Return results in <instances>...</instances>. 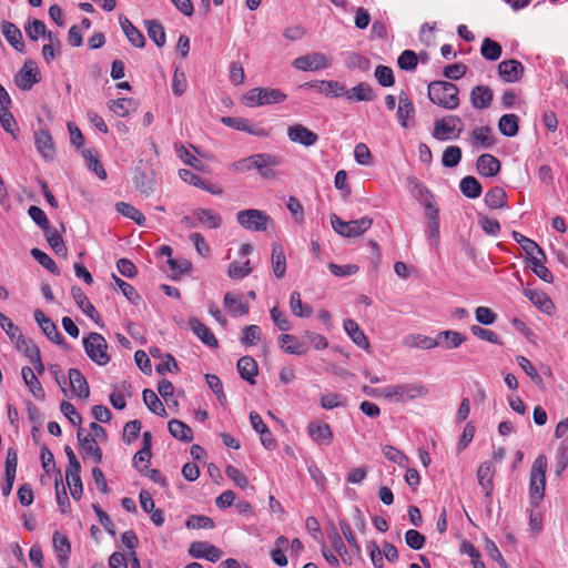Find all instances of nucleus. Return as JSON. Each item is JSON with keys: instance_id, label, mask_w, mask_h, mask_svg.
<instances>
[{"instance_id": "32", "label": "nucleus", "mask_w": 568, "mask_h": 568, "mask_svg": "<svg viewBox=\"0 0 568 568\" xmlns=\"http://www.w3.org/2000/svg\"><path fill=\"white\" fill-rule=\"evenodd\" d=\"M21 375L32 395L36 398L43 400L45 398V393L33 369L26 366L22 368Z\"/></svg>"}, {"instance_id": "14", "label": "nucleus", "mask_w": 568, "mask_h": 568, "mask_svg": "<svg viewBox=\"0 0 568 568\" xmlns=\"http://www.w3.org/2000/svg\"><path fill=\"white\" fill-rule=\"evenodd\" d=\"M407 186L412 195L425 207V211L436 207L433 204V193L416 176H407Z\"/></svg>"}, {"instance_id": "8", "label": "nucleus", "mask_w": 568, "mask_h": 568, "mask_svg": "<svg viewBox=\"0 0 568 568\" xmlns=\"http://www.w3.org/2000/svg\"><path fill=\"white\" fill-rule=\"evenodd\" d=\"M237 223L252 232L266 231L272 219L265 212L257 209H246L236 214Z\"/></svg>"}, {"instance_id": "64", "label": "nucleus", "mask_w": 568, "mask_h": 568, "mask_svg": "<svg viewBox=\"0 0 568 568\" xmlns=\"http://www.w3.org/2000/svg\"><path fill=\"white\" fill-rule=\"evenodd\" d=\"M26 33L30 40L37 41L39 37H45L47 28L43 21L34 19L24 27Z\"/></svg>"}, {"instance_id": "33", "label": "nucleus", "mask_w": 568, "mask_h": 568, "mask_svg": "<svg viewBox=\"0 0 568 568\" xmlns=\"http://www.w3.org/2000/svg\"><path fill=\"white\" fill-rule=\"evenodd\" d=\"M72 296L77 303V305L81 308V311L89 316L92 321L98 323L100 316L92 305V303L88 300L87 295L80 287H72Z\"/></svg>"}, {"instance_id": "10", "label": "nucleus", "mask_w": 568, "mask_h": 568, "mask_svg": "<svg viewBox=\"0 0 568 568\" xmlns=\"http://www.w3.org/2000/svg\"><path fill=\"white\" fill-rule=\"evenodd\" d=\"M332 59L321 52L301 55L293 61V67L301 71H318L331 67Z\"/></svg>"}, {"instance_id": "60", "label": "nucleus", "mask_w": 568, "mask_h": 568, "mask_svg": "<svg viewBox=\"0 0 568 568\" xmlns=\"http://www.w3.org/2000/svg\"><path fill=\"white\" fill-rule=\"evenodd\" d=\"M31 255L41 266L52 274L58 275L60 273L55 262L47 253L39 248H32Z\"/></svg>"}, {"instance_id": "49", "label": "nucleus", "mask_w": 568, "mask_h": 568, "mask_svg": "<svg viewBox=\"0 0 568 568\" xmlns=\"http://www.w3.org/2000/svg\"><path fill=\"white\" fill-rule=\"evenodd\" d=\"M136 103L133 99L120 98L109 102V109L118 116H126L134 111Z\"/></svg>"}, {"instance_id": "15", "label": "nucleus", "mask_w": 568, "mask_h": 568, "mask_svg": "<svg viewBox=\"0 0 568 568\" xmlns=\"http://www.w3.org/2000/svg\"><path fill=\"white\" fill-rule=\"evenodd\" d=\"M327 538L335 550V552L341 558L342 562L346 566H352L354 558V554L351 551V549L346 548V545L342 538V535L337 530L334 524L331 525V527L327 529Z\"/></svg>"}, {"instance_id": "36", "label": "nucleus", "mask_w": 568, "mask_h": 568, "mask_svg": "<svg viewBox=\"0 0 568 568\" xmlns=\"http://www.w3.org/2000/svg\"><path fill=\"white\" fill-rule=\"evenodd\" d=\"M53 547L60 565H65L71 554V545L67 536L55 531L53 534Z\"/></svg>"}, {"instance_id": "46", "label": "nucleus", "mask_w": 568, "mask_h": 568, "mask_svg": "<svg viewBox=\"0 0 568 568\" xmlns=\"http://www.w3.org/2000/svg\"><path fill=\"white\" fill-rule=\"evenodd\" d=\"M437 336L440 345L447 349L457 348L466 341V336L456 331H443Z\"/></svg>"}, {"instance_id": "17", "label": "nucleus", "mask_w": 568, "mask_h": 568, "mask_svg": "<svg viewBox=\"0 0 568 568\" xmlns=\"http://www.w3.org/2000/svg\"><path fill=\"white\" fill-rule=\"evenodd\" d=\"M187 552L192 558H204L211 562L219 561L223 556V551L221 549L207 541H193L190 545Z\"/></svg>"}, {"instance_id": "44", "label": "nucleus", "mask_w": 568, "mask_h": 568, "mask_svg": "<svg viewBox=\"0 0 568 568\" xmlns=\"http://www.w3.org/2000/svg\"><path fill=\"white\" fill-rule=\"evenodd\" d=\"M280 347L287 354L302 355L306 348L301 344L294 335L282 334L278 337Z\"/></svg>"}, {"instance_id": "13", "label": "nucleus", "mask_w": 568, "mask_h": 568, "mask_svg": "<svg viewBox=\"0 0 568 568\" xmlns=\"http://www.w3.org/2000/svg\"><path fill=\"white\" fill-rule=\"evenodd\" d=\"M34 320L37 324L42 329L43 334L57 345L62 346L64 349L69 348V345L65 343L63 336L58 331L57 325L45 316V314L41 310H36L33 313Z\"/></svg>"}, {"instance_id": "11", "label": "nucleus", "mask_w": 568, "mask_h": 568, "mask_svg": "<svg viewBox=\"0 0 568 568\" xmlns=\"http://www.w3.org/2000/svg\"><path fill=\"white\" fill-rule=\"evenodd\" d=\"M40 71L33 60H27L14 77V82L21 90H31L40 81Z\"/></svg>"}, {"instance_id": "48", "label": "nucleus", "mask_w": 568, "mask_h": 568, "mask_svg": "<svg viewBox=\"0 0 568 568\" xmlns=\"http://www.w3.org/2000/svg\"><path fill=\"white\" fill-rule=\"evenodd\" d=\"M459 189L462 193L468 199H477L481 194V184L474 176H465L460 180Z\"/></svg>"}, {"instance_id": "51", "label": "nucleus", "mask_w": 568, "mask_h": 568, "mask_svg": "<svg viewBox=\"0 0 568 568\" xmlns=\"http://www.w3.org/2000/svg\"><path fill=\"white\" fill-rule=\"evenodd\" d=\"M405 344L410 347L430 349L440 345L438 336L436 338L428 337L426 335L417 334L410 335L405 339Z\"/></svg>"}, {"instance_id": "41", "label": "nucleus", "mask_w": 568, "mask_h": 568, "mask_svg": "<svg viewBox=\"0 0 568 568\" xmlns=\"http://www.w3.org/2000/svg\"><path fill=\"white\" fill-rule=\"evenodd\" d=\"M484 201L489 209H504L507 206V194L503 187L494 186L485 194Z\"/></svg>"}, {"instance_id": "21", "label": "nucleus", "mask_w": 568, "mask_h": 568, "mask_svg": "<svg viewBox=\"0 0 568 568\" xmlns=\"http://www.w3.org/2000/svg\"><path fill=\"white\" fill-rule=\"evenodd\" d=\"M495 473H496L495 465H494V462H491V460H486V462L481 463L477 470L478 484L485 491V496L487 498H490L491 494H493V487H494L493 479H494Z\"/></svg>"}, {"instance_id": "34", "label": "nucleus", "mask_w": 568, "mask_h": 568, "mask_svg": "<svg viewBox=\"0 0 568 568\" xmlns=\"http://www.w3.org/2000/svg\"><path fill=\"white\" fill-rule=\"evenodd\" d=\"M524 295L540 311L550 313L554 308V303L548 295L537 290H524Z\"/></svg>"}, {"instance_id": "61", "label": "nucleus", "mask_w": 568, "mask_h": 568, "mask_svg": "<svg viewBox=\"0 0 568 568\" xmlns=\"http://www.w3.org/2000/svg\"><path fill=\"white\" fill-rule=\"evenodd\" d=\"M252 270L253 268L250 265V261H246L244 263L234 261L229 266L227 275L232 280H242L245 276H247L252 272Z\"/></svg>"}, {"instance_id": "59", "label": "nucleus", "mask_w": 568, "mask_h": 568, "mask_svg": "<svg viewBox=\"0 0 568 568\" xmlns=\"http://www.w3.org/2000/svg\"><path fill=\"white\" fill-rule=\"evenodd\" d=\"M185 526L189 529H212L215 524L211 517L204 515H192L186 519Z\"/></svg>"}, {"instance_id": "20", "label": "nucleus", "mask_w": 568, "mask_h": 568, "mask_svg": "<svg viewBox=\"0 0 568 568\" xmlns=\"http://www.w3.org/2000/svg\"><path fill=\"white\" fill-rule=\"evenodd\" d=\"M498 74L505 82H517L524 74V67L515 59L505 60L498 64Z\"/></svg>"}, {"instance_id": "5", "label": "nucleus", "mask_w": 568, "mask_h": 568, "mask_svg": "<svg viewBox=\"0 0 568 568\" xmlns=\"http://www.w3.org/2000/svg\"><path fill=\"white\" fill-rule=\"evenodd\" d=\"M286 99V94L278 89L254 88L248 90L242 98L244 104L250 108L276 104Z\"/></svg>"}, {"instance_id": "53", "label": "nucleus", "mask_w": 568, "mask_h": 568, "mask_svg": "<svg viewBox=\"0 0 568 568\" xmlns=\"http://www.w3.org/2000/svg\"><path fill=\"white\" fill-rule=\"evenodd\" d=\"M480 52L485 59L489 61H496L500 58L503 50L498 42L486 38L483 41Z\"/></svg>"}, {"instance_id": "52", "label": "nucleus", "mask_w": 568, "mask_h": 568, "mask_svg": "<svg viewBox=\"0 0 568 568\" xmlns=\"http://www.w3.org/2000/svg\"><path fill=\"white\" fill-rule=\"evenodd\" d=\"M519 118L516 114H504L498 122L499 131L508 138H511L518 132Z\"/></svg>"}, {"instance_id": "6", "label": "nucleus", "mask_w": 568, "mask_h": 568, "mask_svg": "<svg viewBox=\"0 0 568 568\" xmlns=\"http://www.w3.org/2000/svg\"><path fill=\"white\" fill-rule=\"evenodd\" d=\"M331 224L334 231L339 235L344 237H357L372 226L373 220L368 216H363L358 220L343 221L336 214H332Z\"/></svg>"}, {"instance_id": "62", "label": "nucleus", "mask_w": 568, "mask_h": 568, "mask_svg": "<svg viewBox=\"0 0 568 568\" xmlns=\"http://www.w3.org/2000/svg\"><path fill=\"white\" fill-rule=\"evenodd\" d=\"M115 284L118 285V287L120 288V291L122 292V294L132 303V304H138L141 300L139 293L136 292V290L129 283H126L125 281L121 280L120 277H118L115 274L112 275Z\"/></svg>"}, {"instance_id": "56", "label": "nucleus", "mask_w": 568, "mask_h": 568, "mask_svg": "<svg viewBox=\"0 0 568 568\" xmlns=\"http://www.w3.org/2000/svg\"><path fill=\"white\" fill-rule=\"evenodd\" d=\"M47 241L51 248L54 251L57 255L67 256L68 250L63 242L62 236L59 234L57 230H49L45 232Z\"/></svg>"}, {"instance_id": "25", "label": "nucleus", "mask_w": 568, "mask_h": 568, "mask_svg": "<svg viewBox=\"0 0 568 568\" xmlns=\"http://www.w3.org/2000/svg\"><path fill=\"white\" fill-rule=\"evenodd\" d=\"M493 90L488 85H476L470 92V102L475 109H487L493 101Z\"/></svg>"}, {"instance_id": "42", "label": "nucleus", "mask_w": 568, "mask_h": 568, "mask_svg": "<svg viewBox=\"0 0 568 568\" xmlns=\"http://www.w3.org/2000/svg\"><path fill=\"white\" fill-rule=\"evenodd\" d=\"M144 26L149 38L159 47L162 48L166 42V34L163 26L156 20H145Z\"/></svg>"}, {"instance_id": "4", "label": "nucleus", "mask_w": 568, "mask_h": 568, "mask_svg": "<svg viewBox=\"0 0 568 568\" xmlns=\"http://www.w3.org/2000/svg\"><path fill=\"white\" fill-rule=\"evenodd\" d=\"M281 163V156L267 153H258L236 162L235 169L244 171L255 168L263 178L272 179L275 176L274 168Z\"/></svg>"}, {"instance_id": "47", "label": "nucleus", "mask_w": 568, "mask_h": 568, "mask_svg": "<svg viewBox=\"0 0 568 568\" xmlns=\"http://www.w3.org/2000/svg\"><path fill=\"white\" fill-rule=\"evenodd\" d=\"M338 525L341 528L339 534H342L345 537L351 551L354 554V556L356 558H359L361 554H362V548H361V545L358 544L349 524L346 521V519L342 518L338 520Z\"/></svg>"}, {"instance_id": "37", "label": "nucleus", "mask_w": 568, "mask_h": 568, "mask_svg": "<svg viewBox=\"0 0 568 568\" xmlns=\"http://www.w3.org/2000/svg\"><path fill=\"white\" fill-rule=\"evenodd\" d=\"M271 262L275 277L282 278L286 272V257L282 245L278 243L272 244Z\"/></svg>"}, {"instance_id": "3", "label": "nucleus", "mask_w": 568, "mask_h": 568, "mask_svg": "<svg viewBox=\"0 0 568 568\" xmlns=\"http://www.w3.org/2000/svg\"><path fill=\"white\" fill-rule=\"evenodd\" d=\"M379 394L389 400L404 402L426 397L429 394V389L426 385L416 382L389 385L382 388Z\"/></svg>"}, {"instance_id": "35", "label": "nucleus", "mask_w": 568, "mask_h": 568, "mask_svg": "<svg viewBox=\"0 0 568 568\" xmlns=\"http://www.w3.org/2000/svg\"><path fill=\"white\" fill-rule=\"evenodd\" d=\"M120 24L121 28L128 38V40L131 42L132 45L136 48H143L145 45V38L142 34V32L136 29L131 21L126 17H120Z\"/></svg>"}, {"instance_id": "43", "label": "nucleus", "mask_w": 568, "mask_h": 568, "mask_svg": "<svg viewBox=\"0 0 568 568\" xmlns=\"http://www.w3.org/2000/svg\"><path fill=\"white\" fill-rule=\"evenodd\" d=\"M142 396H143V402L150 412H152L153 414L161 416V417L168 416V413H166L162 402L160 400L158 395L152 389L145 388L142 393Z\"/></svg>"}, {"instance_id": "31", "label": "nucleus", "mask_w": 568, "mask_h": 568, "mask_svg": "<svg viewBox=\"0 0 568 568\" xmlns=\"http://www.w3.org/2000/svg\"><path fill=\"white\" fill-rule=\"evenodd\" d=\"M237 371L240 376L247 381L251 385L255 384V376L258 367L256 361L251 356H243L237 361Z\"/></svg>"}, {"instance_id": "7", "label": "nucleus", "mask_w": 568, "mask_h": 568, "mask_svg": "<svg viewBox=\"0 0 568 568\" xmlns=\"http://www.w3.org/2000/svg\"><path fill=\"white\" fill-rule=\"evenodd\" d=\"M83 346L88 357L100 366H104L110 362L108 354V343L105 338L95 332L90 333L83 338Z\"/></svg>"}, {"instance_id": "40", "label": "nucleus", "mask_w": 568, "mask_h": 568, "mask_svg": "<svg viewBox=\"0 0 568 568\" xmlns=\"http://www.w3.org/2000/svg\"><path fill=\"white\" fill-rule=\"evenodd\" d=\"M428 219L427 235L432 245L437 246L439 242V211L437 207L425 211Z\"/></svg>"}, {"instance_id": "19", "label": "nucleus", "mask_w": 568, "mask_h": 568, "mask_svg": "<svg viewBox=\"0 0 568 568\" xmlns=\"http://www.w3.org/2000/svg\"><path fill=\"white\" fill-rule=\"evenodd\" d=\"M307 432L313 442L318 445H331L333 432L331 426L321 420H313L308 424Z\"/></svg>"}, {"instance_id": "16", "label": "nucleus", "mask_w": 568, "mask_h": 568, "mask_svg": "<svg viewBox=\"0 0 568 568\" xmlns=\"http://www.w3.org/2000/svg\"><path fill=\"white\" fill-rule=\"evenodd\" d=\"M75 151L80 153L84 161L87 168L94 172L97 176L101 180L106 179V171L104 170L102 163L100 162V155L94 148H85V144H74Z\"/></svg>"}, {"instance_id": "12", "label": "nucleus", "mask_w": 568, "mask_h": 568, "mask_svg": "<svg viewBox=\"0 0 568 568\" xmlns=\"http://www.w3.org/2000/svg\"><path fill=\"white\" fill-rule=\"evenodd\" d=\"M135 189L145 196L151 195L155 191V174L150 166H136L133 176Z\"/></svg>"}, {"instance_id": "45", "label": "nucleus", "mask_w": 568, "mask_h": 568, "mask_svg": "<svg viewBox=\"0 0 568 568\" xmlns=\"http://www.w3.org/2000/svg\"><path fill=\"white\" fill-rule=\"evenodd\" d=\"M115 210L119 214L134 221L138 225L143 226L145 224V216L141 211L126 202H118Z\"/></svg>"}, {"instance_id": "55", "label": "nucleus", "mask_w": 568, "mask_h": 568, "mask_svg": "<svg viewBox=\"0 0 568 568\" xmlns=\"http://www.w3.org/2000/svg\"><path fill=\"white\" fill-rule=\"evenodd\" d=\"M568 466V437L565 438L557 450L555 474L557 477L561 476L566 467Z\"/></svg>"}, {"instance_id": "9", "label": "nucleus", "mask_w": 568, "mask_h": 568, "mask_svg": "<svg viewBox=\"0 0 568 568\" xmlns=\"http://www.w3.org/2000/svg\"><path fill=\"white\" fill-rule=\"evenodd\" d=\"M462 131L463 121L456 115H447L435 122L433 135L442 141L453 140L459 138Z\"/></svg>"}, {"instance_id": "50", "label": "nucleus", "mask_w": 568, "mask_h": 568, "mask_svg": "<svg viewBox=\"0 0 568 568\" xmlns=\"http://www.w3.org/2000/svg\"><path fill=\"white\" fill-rule=\"evenodd\" d=\"M290 307L292 313L297 317H310L313 308L302 302L301 294L297 291L292 292L290 297Z\"/></svg>"}, {"instance_id": "23", "label": "nucleus", "mask_w": 568, "mask_h": 568, "mask_svg": "<svg viewBox=\"0 0 568 568\" xmlns=\"http://www.w3.org/2000/svg\"><path fill=\"white\" fill-rule=\"evenodd\" d=\"M68 375L72 393L80 398H88L90 387L82 373L78 368H70Z\"/></svg>"}, {"instance_id": "30", "label": "nucleus", "mask_w": 568, "mask_h": 568, "mask_svg": "<svg viewBox=\"0 0 568 568\" xmlns=\"http://www.w3.org/2000/svg\"><path fill=\"white\" fill-rule=\"evenodd\" d=\"M190 149L184 144L176 145V154L187 165L201 170L203 168L202 161L199 160L194 153L199 155H203L202 152L194 145L189 144Z\"/></svg>"}, {"instance_id": "38", "label": "nucleus", "mask_w": 568, "mask_h": 568, "mask_svg": "<svg viewBox=\"0 0 568 568\" xmlns=\"http://www.w3.org/2000/svg\"><path fill=\"white\" fill-rule=\"evenodd\" d=\"M168 428L170 434L178 440L190 443L193 439L191 427L179 419H171L168 424Z\"/></svg>"}, {"instance_id": "27", "label": "nucleus", "mask_w": 568, "mask_h": 568, "mask_svg": "<svg viewBox=\"0 0 568 568\" xmlns=\"http://www.w3.org/2000/svg\"><path fill=\"white\" fill-rule=\"evenodd\" d=\"M344 329L351 339L361 348L365 351H369L371 345L369 342L363 332V329L358 326V324L352 320L347 318L343 323Z\"/></svg>"}, {"instance_id": "57", "label": "nucleus", "mask_w": 568, "mask_h": 568, "mask_svg": "<svg viewBox=\"0 0 568 568\" xmlns=\"http://www.w3.org/2000/svg\"><path fill=\"white\" fill-rule=\"evenodd\" d=\"M13 343H16L18 351L22 352L30 362L41 355L39 347L31 339L24 338L23 335H21L20 338H17Z\"/></svg>"}, {"instance_id": "58", "label": "nucleus", "mask_w": 568, "mask_h": 568, "mask_svg": "<svg viewBox=\"0 0 568 568\" xmlns=\"http://www.w3.org/2000/svg\"><path fill=\"white\" fill-rule=\"evenodd\" d=\"M347 404L346 396L337 393L324 394L321 397V406L324 409H333L336 407H345Z\"/></svg>"}, {"instance_id": "29", "label": "nucleus", "mask_w": 568, "mask_h": 568, "mask_svg": "<svg viewBox=\"0 0 568 568\" xmlns=\"http://www.w3.org/2000/svg\"><path fill=\"white\" fill-rule=\"evenodd\" d=\"M2 33L6 37L7 41L20 53L24 52V42L22 38V33L19 28L16 27L12 22L4 21L2 23Z\"/></svg>"}, {"instance_id": "18", "label": "nucleus", "mask_w": 568, "mask_h": 568, "mask_svg": "<svg viewBox=\"0 0 568 568\" xmlns=\"http://www.w3.org/2000/svg\"><path fill=\"white\" fill-rule=\"evenodd\" d=\"M77 437L83 458L90 456L95 464H100L102 462V450L95 438L90 434H84V429L81 427L78 429Z\"/></svg>"}, {"instance_id": "39", "label": "nucleus", "mask_w": 568, "mask_h": 568, "mask_svg": "<svg viewBox=\"0 0 568 568\" xmlns=\"http://www.w3.org/2000/svg\"><path fill=\"white\" fill-rule=\"evenodd\" d=\"M287 135L291 142H316L318 136L302 124H294L288 128Z\"/></svg>"}, {"instance_id": "26", "label": "nucleus", "mask_w": 568, "mask_h": 568, "mask_svg": "<svg viewBox=\"0 0 568 568\" xmlns=\"http://www.w3.org/2000/svg\"><path fill=\"white\" fill-rule=\"evenodd\" d=\"M478 173L485 178L495 176L500 170V162L491 154H481L476 163Z\"/></svg>"}, {"instance_id": "2", "label": "nucleus", "mask_w": 568, "mask_h": 568, "mask_svg": "<svg viewBox=\"0 0 568 568\" xmlns=\"http://www.w3.org/2000/svg\"><path fill=\"white\" fill-rule=\"evenodd\" d=\"M458 92V88L447 81H434L428 85L429 100L448 110H454L459 105Z\"/></svg>"}, {"instance_id": "54", "label": "nucleus", "mask_w": 568, "mask_h": 568, "mask_svg": "<svg viewBox=\"0 0 568 568\" xmlns=\"http://www.w3.org/2000/svg\"><path fill=\"white\" fill-rule=\"evenodd\" d=\"M348 99L356 101H372L374 99L373 90L367 83H359L346 92Z\"/></svg>"}, {"instance_id": "1", "label": "nucleus", "mask_w": 568, "mask_h": 568, "mask_svg": "<svg viewBox=\"0 0 568 568\" xmlns=\"http://www.w3.org/2000/svg\"><path fill=\"white\" fill-rule=\"evenodd\" d=\"M547 466V457L541 454L536 457L530 468L529 497L535 507L539 506L545 495Z\"/></svg>"}, {"instance_id": "28", "label": "nucleus", "mask_w": 568, "mask_h": 568, "mask_svg": "<svg viewBox=\"0 0 568 568\" xmlns=\"http://www.w3.org/2000/svg\"><path fill=\"white\" fill-rule=\"evenodd\" d=\"M192 214L197 223L209 229L215 230L222 225V216L213 210L197 207Z\"/></svg>"}, {"instance_id": "22", "label": "nucleus", "mask_w": 568, "mask_h": 568, "mask_svg": "<svg viewBox=\"0 0 568 568\" xmlns=\"http://www.w3.org/2000/svg\"><path fill=\"white\" fill-rule=\"evenodd\" d=\"M189 326L199 339L209 347H217L219 343L212 331L196 317L189 318Z\"/></svg>"}, {"instance_id": "63", "label": "nucleus", "mask_w": 568, "mask_h": 568, "mask_svg": "<svg viewBox=\"0 0 568 568\" xmlns=\"http://www.w3.org/2000/svg\"><path fill=\"white\" fill-rule=\"evenodd\" d=\"M462 159V150L457 145L448 146L442 158V163L446 168H454L458 165Z\"/></svg>"}, {"instance_id": "24", "label": "nucleus", "mask_w": 568, "mask_h": 568, "mask_svg": "<svg viewBox=\"0 0 568 568\" xmlns=\"http://www.w3.org/2000/svg\"><path fill=\"white\" fill-rule=\"evenodd\" d=\"M224 307L235 317L245 315L250 308L242 295L232 292L224 295Z\"/></svg>"}]
</instances>
